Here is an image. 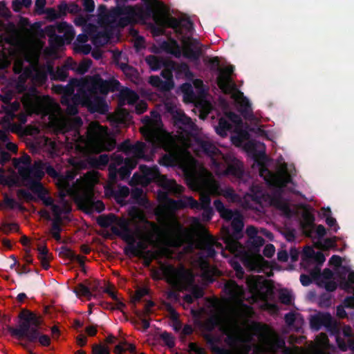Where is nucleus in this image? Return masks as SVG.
Here are the masks:
<instances>
[{"label":"nucleus","mask_w":354,"mask_h":354,"mask_svg":"<svg viewBox=\"0 0 354 354\" xmlns=\"http://www.w3.org/2000/svg\"><path fill=\"white\" fill-rule=\"evenodd\" d=\"M97 180L95 173H88L80 181L68 192L73 196L77 205L86 212H90L94 207L96 210L100 212L104 209V205L101 201L93 202L92 196V187Z\"/></svg>","instance_id":"f257e3e1"},{"label":"nucleus","mask_w":354,"mask_h":354,"mask_svg":"<svg viewBox=\"0 0 354 354\" xmlns=\"http://www.w3.org/2000/svg\"><path fill=\"white\" fill-rule=\"evenodd\" d=\"M86 146L88 150L98 153L103 150H111L114 140L106 133V129L97 123H92L88 128Z\"/></svg>","instance_id":"f03ea898"},{"label":"nucleus","mask_w":354,"mask_h":354,"mask_svg":"<svg viewBox=\"0 0 354 354\" xmlns=\"http://www.w3.org/2000/svg\"><path fill=\"white\" fill-rule=\"evenodd\" d=\"M14 165L18 169L23 183L26 186L31 187L34 184L36 186L38 185L37 181L44 175L41 162L35 164V167L30 169V158L28 156H24L19 160H14Z\"/></svg>","instance_id":"7ed1b4c3"},{"label":"nucleus","mask_w":354,"mask_h":354,"mask_svg":"<svg viewBox=\"0 0 354 354\" xmlns=\"http://www.w3.org/2000/svg\"><path fill=\"white\" fill-rule=\"evenodd\" d=\"M21 324L19 329L14 330L12 333L19 337H26L33 340L37 337L36 327L41 323V318L28 310H23L19 315Z\"/></svg>","instance_id":"20e7f679"},{"label":"nucleus","mask_w":354,"mask_h":354,"mask_svg":"<svg viewBox=\"0 0 354 354\" xmlns=\"http://www.w3.org/2000/svg\"><path fill=\"white\" fill-rule=\"evenodd\" d=\"M232 73V68L227 67L221 71L218 77V85L225 93H232L235 90L234 84L232 82L230 79V75Z\"/></svg>","instance_id":"39448f33"},{"label":"nucleus","mask_w":354,"mask_h":354,"mask_svg":"<svg viewBox=\"0 0 354 354\" xmlns=\"http://www.w3.org/2000/svg\"><path fill=\"white\" fill-rule=\"evenodd\" d=\"M260 174L269 183L277 186L284 185L289 181L290 178L288 174L286 171H282L277 176L270 174L267 169H263L261 170Z\"/></svg>","instance_id":"423d86ee"},{"label":"nucleus","mask_w":354,"mask_h":354,"mask_svg":"<svg viewBox=\"0 0 354 354\" xmlns=\"http://www.w3.org/2000/svg\"><path fill=\"white\" fill-rule=\"evenodd\" d=\"M165 77V82L160 80L158 77H150L149 82L154 86L158 87L160 89H169L170 88V78L171 77V72L166 71L162 73Z\"/></svg>","instance_id":"0eeeda50"},{"label":"nucleus","mask_w":354,"mask_h":354,"mask_svg":"<svg viewBox=\"0 0 354 354\" xmlns=\"http://www.w3.org/2000/svg\"><path fill=\"white\" fill-rule=\"evenodd\" d=\"M154 21L158 26L162 27L176 28L178 24V21L175 19L169 17L163 14L156 15L154 17Z\"/></svg>","instance_id":"6e6552de"},{"label":"nucleus","mask_w":354,"mask_h":354,"mask_svg":"<svg viewBox=\"0 0 354 354\" xmlns=\"http://www.w3.org/2000/svg\"><path fill=\"white\" fill-rule=\"evenodd\" d=\"M169 272L170 274L169 277V280L174 284H177L182 282L184 279L189 276L188 271L171 269Z\"/></svg>","instance_id":"1a4fd4ad"},{"label":"nucleus","mask_w":354,"mask_h":354,"mask_svg":"<svg viewBox=\"0 0 354 354\" xmlns=\"http://www.w3.org/2000/svg\"><path fill=\"white\" fill-rule=\"evenodd\" d=\"M141 132L143 136L149 140L156 142L159 140L160 132L154 130L151 125L147 124L145 127L141 128Z\"/></svg>","instance_id":"9d476101"},{"label":"nucleus","mask_w":354,"mask_h":354,"mask_svg":"<svg viewBox=\"0 0 354 354\" xmlns=\"http://www.w3.org/2000/svg\"><path fill=\"white\" fill-rule=\"evenodd\" d=\"M327 337L324 334L319 335L315 341V345L312 348V351L317 354H322V351L326 347Z\"/></svg>","instance_id":"9b49d317"},{"label":"nucleus","mask_w":354,"mask_h":354,"mask_svg":"<svg viewBox=\"0 0 354 354\" xmlns=\"http://www.w3.org/2000/svg\"><path fill=\"white\" fill-rule=\"evenodd\" d=\"M38 257L41 261L42 267L44 269H48L49 267L48 262L50 259V255L48 253V250L44 245L38 247Z\"/></svg>","instance_id":"f8f14e48"},{"label":"nucleus","mask_w":354,"mask_h":354,"mask_svg":"<svg viewBox=\"0 0 354 354\" xmlns=\"http://www.w3.org/2000/svg\"><path fill=\"white\" fill-rule=\"evenodd\" d=\"M60 253L66 257H68L71 259L76 260L81 266L84 265V258L79 255H75L72 250L67 248H62L61 249Z\"/></svg>","instance_id":"ddd939ff"},{"label":"nucleus","mask_w":354,"mask_h":354,"mask_svg":"<svg viewBox=\"0 0 354 354\" xmlns=\"http://www.w3.org/2000/svg\"><path fill=\"white\" fill-rule=\"evenodd\" d=\"M214 205L217 210L220 212L221 216L225 219L232 218L234 214L232 212L226 209L221 202L216 201L214 202Z\"/></svg>","instance_id":"4468645a"},{"label":"nucleus","mask_w":354,"mask_h":354,"mask_svg":"<svg viewBox=\"0 0 354 354\" xmlns=\"http://www.w3.org/2000/svg\"><path fill=\"white\" fill-rule=\"evenodd\" d=\"M138 239V247L140 251L146 248L147 243L152 242L149 235H137Z\"/></svg>","instance_id":"2eb2a0df"},{"label":"nucleus","mask_w":354,"mask_h":354,"mask_svg":"<svg viewBox=\"0 0 354 354\" xmlns=\"http://www.w3.org/2000/svg\"><path fill=\"white\" fill-rule=\"evenodd\" d=\"M229 290L234 296H240L243 293V289L240 286H237L235 283L231 281L227 285Z\"/></svg>","instance_id":"dca6fc26"},{"label":"nucleus","mask_w":354,"mask_h":354,"mask_svg":"<svg viewBox=\"0 0 354 354\" xmlns=\"http://www.w3.org/2000/svg\"><path fill=\"white\" fill-rule=\"evenodd\" d=\"M144 145L142 143H137L134 147L129 149L130 153H132L134 156L139 158L143 154Z\"/></svg>","instance_id":"f3484780"},{"label":"nucleus","mask_w":354,"mask_h":354,"mask_svg":"<svg viewBox=\"0 0 354 354\" xmlns=\"http://www.w3.org/2000/svg\"><path fill=\"white\" fill-rule=\"evenodd\" d=\"M122 95L128 103H133L138 98L137 95L134 92L129 90L123 91Z\"/></svg>","instance_id":"a211bd4d"},{"label":"nucleus","mask_w":354,"mask_h":354,"mask_svg":"<svg viewBox=\"0 0 354 354\" xmlns=\"http://www.w3.org/2000/svg\"><path fill=\"white\" fill-rule=\"evenodd\" d=\"M93 354H110L107 346L102 344L94 345L93 347Z\"/></svg>","instance_id":"6ab92c4d"},{"label":"nucleus","mask_w":354,"mask_h":354,"mask_svg":"<svg viewBox=\"0 0 354 354\" xmlns=\"http://www.w3.org/2000/svg\"><path fill=\"white\" fill-rule=\"evenodd\" d=\"M335 246V240L326 239L323 243L317 245V248L322 250H328Z\"/></svg>","instance_id":"aec40b11"},{"label":"nucleus","mask_w":354,"mask_h":354,"mask_svg":"<svg viewBox=\"0 0 354 354\" xmlns=\"http://www.w3.org/2000/svg\"><path fill=\"white\" fill-rule=\"evenodd\" d=\"M77 292L80 295L84 296L88 298H91V297L92 296V294L90 292L88 288L83 284L79 285Z\"/></svg>","instance_id":"412c9836"},{"label":"nucleus","mask_w":354,"mask_h":354,"mask_svg":"<svg viewBox=\"0 0 354 354\" xmlns=\"http://www.w3.org/2000/svg\"><path fill=\"white\" fill-rule=\"evenodd\" d=\"M1 231L5 233H9L10 232H16L18 230V226L15 223L12 224H5L2 225L0 228Z\"/></svg>","instance_id":"4be33fe9"},{"label":"nucleus","mask_w":354,"mask_h":354,"mask_svg":"<svg viewBox=\"0 0 354 354\" xmlns=\"http://www.w3.org/2000/svg\"><path fill=\"white\" fill-rule=\"evenodd\" d=\"M15 207V201L8 196L5 197L3 204L0 205V208L1 209L14 208Z\"/></svg>","instance_id":"5701e85b"},{"label":"nucleus","mask_w":354,"mask_h":354,"mask_svg":"<svg viewBox=\"0 0 354 354\" xmlns=\"http://www.w3.org/2000/svg\"><path fill=\"white\" fill-rule=\"evenodd\" d=\"M51 209H52L55 216L56 217H58L61 214L62 211L67 210V207L64 206V205H62V206L58 205H52Z\"/></svg>","instance_id":"b1692460"},{"label":"nucleus","mask_w":354,"mask_h":354,"mask_svg":"<svg viewBox=\"0 0 354 354\" xmlns=\"http://www.w3.org/2000/svg\"><path fill=\"white\" fill-rule=\"evenodd\" d=\"M183 48L185 54L188 57L192 55V52L196 54H198L199 53V50L196 46H194L192 48V46L185 44Z\"/></svg>","instance_id":"393cba45"},{"label":"nucleus","mask_w":354,"mask_h":354,"mask_svg":"<svg viewBox=\"0 0 354 354\" xmlns=\"http://www.w3.org/2000/svg\"><path fill=\"white\" fill-rule=\"evenodd\" d=\"M275 252L274 248L272 245L269 244L267 245L263 250V254L267 257H271L274 255Z\"/></svg>","instance_id":"a878e982"},{"label":"nucleus","mask_w":354,"mask_h":354,"mask_svg":"<svg viewBox=\"0 0 354 354\" xmlns=\"http://www.w3.org/2000/svg\"><path fill=\"white\" fill-rule=\"evenodd\" d=\"M222 327L223 329L227 331L230 332L231 330H235L236 328V324L234 322V321L230 320L229 321V323L223 324Z\"/></svg>","instance_id":"bb28decb"},{"label":"nucleus","mask_w":354,"mask_h":354,"mask_svg":"<svg viewBox=\"0 0 354 354\" xmlns=\"http://www.w3.org/2000/svg\"><path fill=\"white\" fill-rule=\"evenodd\" d=\"M342 263V259L337 255L333 256L330 259V264L335 267H338L341 266Z\"/></svg>","instance_id":"cd10ccee"},{"label":"nucleus","mask_w":354,"mask_h":354,"mask_svg":"<svg viewBox=\"0 0 354 354\" xmlns=\"http://www.w3.org/2000/svg\"><path fill=\"white\" fill-rule=\"evenodd\" d=\"M127 344L126 342L118 344L115 346L114 348V353L115 354H122L123 352L126 351L125 346Z\"/></svg>","instance_id":"c85d7f7f"},{"label":"nucleus","mask_w":354,"mask_h":354,"mask_svg":"<svg viewBox=\"0 0 354 354\" xmlns=\"http://www.w3.org/2000/svg\"><path fill=\"white\" fill-rule=\"evenodd\" d=\"M162 339L165 341V342L169 346L171 347L174 346V339L171 336H170L167 333H163L161 335Z\"/></svg>","instance_id":"c756f323"},{"label":"nucleus","mask_w":354,"mask_h":354,"mask_svg":"<svg viewBox=\"0 0 354 354\" xmlns=\"http://www.w3.org/2000/svg\"><path fill=\"white\" fill-rule=\"evenodd\" d=\"M147 61L152 69H156L158 66V62L155 57H149Z\"/></svg>","instance_id":"7c9ffc66"},{"label":"nucleus","mask_w":354,"mask_h":354,"mask_svg":"<svg viewBox=\"0 0 354 354\" xmlns=\"http://www.w3.org/2000/svg\"><path fill=\"white\" fill-rule=\"evenodd\" d=\"M147 109V104L145 102H140L136 105V110L139 114L143 113Z\"/></svg>","instance_id":"2f4dec72"},{"label":"nucleus","mask_w":354,"mask_h":354,"mask_svg":"<svg viewBox=\"0 0 354 354\" xmlns=\"http://www.w3.org/2000/svg\"><path fill=\"white\" fill-rule=\"evenodd\" d=\"M39 342L44 346H48L50 344V339L46 335H41L39 337Z\"/></svg>","instance_id":"473e14b6"},{"label":"nucleus","mask_w":354,"mask_h":354,"mask_svg":"<svg viewBox=\"0 0 354 354\" xmlns=\"http://www.w3.org/2000/svg\"><path fill=\"white\" fill-rule=\"evenodd\" d=\"M232 223L236 230H241L243 227L242 222L238 217L234 218Z\"/></svg>","instance_id":"72a5a7b5"},{"label":"nucleus","mask_w":354,"mask_h":354,"mask_svg":"<svg viewBox=\"0 0 354 354\" xmlns=\"http://www.w3.org/2000/svg\"><path fill=\"white\" fill-rule=\"evenodd\" d=\"M86 332L87 333V334L88 335L93 336L97 333V328L94 326H89L86 328Z\"/></svg>","instance_id":"f704fd0d"},{"label":"nucleus","mask_w":354,"mask_h":354,"mask_svg":"<svg viewBox=\"0 0 354 354\" xmlns=\"http://www.w3.org/2000/svg\"><path fill=\"white\" fill-rule=\"evenodd\" d=\"M57 185L64 189H67L68 187V183L65 179H59Z\"/></svg>","instance_id":"c9c22d12"},{"label":"nucleus","mask_w":354,"mask_h":354,"mask_svg":"<svg viewBox=\"0 0 354 354\" xmlns=\"http://www.w3.org/2000/svg\"><path fill=\"white\" fill-rule=\"evenodd\" d=\"M246 232L247 234L251 238L254 237L257 234L256 229L252 226L248 227Z\"/></svg>","instance_id":"e433bc0d"},{"label":"nucleus","mask_w":354,"mask_h":354,"mask_svg":"<svg viewBox=\"0 0 354 354\" xmlns=\"http://www.w3.org/2000/svg\"><path fill=\"white\" fill-rule=\"evenodd\" d=\"M147 294V290L145 289H142V290H138L137 292H136V294L135 295V299H140L142 296L145 295Z\"/></svg>","instance_id":"4c0bfd02"},{"label":"nucleus","mask_w":354,"mask_h":354,"mask_svg":"<svg viewBox=\"0 0 354 354\" xmlns=\"http://www.w3.org/2000/svg\"><path fill=\"white\" fill-rule=\"evenodd\" d=\"M17 180L14 178H10L8 179L1 176L0 177V183H15Z\"/></svg>","instance_id":"58836bf2"},{"label":"nucleus","mask_w":354,"mask_h":354,"mask_svg":"<svg viewBox=\"0 0 354 354\" xmlns=\"http://www.w3.org/2000/svg\"><path fill=\"white\" fill-rule=\"evenodd\" d=\"M316 232L319 236H323L326 234V229L322 225L317 226Z\"/></svg>","instance_id":"ea45409f"},{"label":"nucleus","mask_w":354,"mask_h":354,"mask_svg":"<svg viewBox=\"0 0 354 354\" xmlns=\"http://www.w3.org/2000/svg\"><path fill=\"white\" fill-rule=\"evenodd\" d=\"M77 342L80 346H84L86 342V337L82 335H79L77 337Z\"/></svg>","instance_id":"a19ab883"},{"label":"nucleus","mask_w":354,"mask_h":354,"mask_svg":"<svg viewBox=\"0 0 354 354\" xmlns=\"http://www.w3.org/2000/svg\"><path fill=\"white\" fill-rule=\"evenodd\" d=\"M208 191L211 194H214L216 192V185L215 182L211 181L209 183Z\"/></svg>","instance_id":"79ce46f5"},{"label":"nucleus","mask_w":354,"mask_h":354,"mask_svg":"<svg viewBox=\"0 0 354 354\" xmlns=\"http://www.w3.org/2000/svg\"><path fill=\"white\" fill-rule=\"evenodd\" d=\"M227 247L230 250H231L232 252H235L237 250L239 245H238L237 243L233 242V243H228Z\"/></svg>","instance_id":"37998d69"},{"label":"nucleus","mask_w":354,"mask_h":354,"mask_svg":"<svg viewBox=\"0 0 354 354\" xmlns=\"http://www.w3.org/2000/svg\"><path fill=\"white\" fill-rule=\"evenodd\" d=\"M278 259L280 261H286L288 259V254L286 252H279L278 253Z\"/></svg>","instance_id":"c03bdc74"},{"label":"nucleus","mask_w":354,"mask_h":354,"mask_svg":"<svg viewBox=\"0 0 354 354\" xmlns=\"http://www.w3.org/2000/svg\"><path fill=\"white\" fill-rule=\"evenodd\" d=\"M315 259L318 263H322L325 261V257L322 253L319 252L316 254Z\"/></svg>","instance_id":"a18cd8bd"},{"label":"nucleus","mask_w":354,"mask_h":354,"mask_svg":"<svg viewBox=\"0 0 354 354\" xmlns=\"http://www.w3.org/2000/svg\"><path fill=\"white\" fill-rule=\"evenodd\" d=\"M280 299L281 300V301L283 303L288 304L290 301L291 298L288 295H281L280 297Z\"/></svg>","instance_id":"49530a36"},{"label":"nucleus","mask_w":354,"mask_h":354,"mask_svg":"<svg viewBox=\"0 0 354 354\" xmlns=\"http://www.w3.org/2000/svg\"><path fill=\"white\" fill-rule=\"evenodd\" d=\"M126 351H129L131 353H135L136 351V346L133 344H129L127 342V344L125 346Z\"/></svg>","instance_id":"de8ad7c7"},{"label":"nucleus","mask_w":354,"mask_h":354,"mask_svg":"<svg viewBox=\"0 0 354 354\" xmlns=\"http://www.w3.org/2000/svg\"><path fill=\"white\" fill-rule=\"evenodd\" d=\"M105 292H107L113 299H114L115 301L118 300V298L117 297V295L114 291L111 290L109 288H107L105 290Z\"/></svg>","instance_id":"09e8293b"},{"label":"nucleus","mask_w":354,"mask_h":354,"mask_svg":"<svg viewBox=\"0 0 354 354\" xmlns=\"http://www.w3.org/2000/svg\"><path fill=\"white\" fill-rule=\"evenodd\" d=\"M52 234H53V237L55 238L57 240H59L60 239V236H59V229L58 228L54 227L53 229Z\"/></svg>","instance_id":"8fccbe9b"},{"label":"nucleus","mask_w":354,"mask_h":354,"mask_svg":"<svg viewBox=\"0 0 354 354\" xmlns=\"http://www.w3.org/2000/svg\"><path fill=\"white\" fill-rule=\"evenodd\" d=\"M124 304L119 299H118V300H115V307H111V309H122L124 307Z\"/></svg>","instance_id":"3c124183"},{"label":"nucleus","mask_w":354,"mask_h":354,"mask_svg":"<svg viewBox=\"0 0 354 354\" xmlns=\"http://www.w3.org/2000/svg\"><path fill=\"white\" fill-rule=\"evenodd\" d=\"M194 298H198V297H201L203 296V290L201 289H196V290H194Z\"/></svg>","instance_id":"603ef678"},{"label":"nucleus","mask_w":354,"mask_h":354,"mask_svg":"<svg viewBox=\"0 0 354 354\" xmlns=\"http://www.w3.org/2000/svg\"><path fill=\"white\" fill-rule=\"evenodd\" d=\"M176 144H174V146H169V145H165V149L167 151H172V152H176Z\"/></svg>","instance_id":"864d4df0"},{"label":"nucleus","mask_w":354,"mask_h":354,"mask_svg":"<svg viewBox=\"0 0 354 354\" xmlns=\"http://www.w3.org/2000/svg\"><path fill=\"white\" fill-rule=\"evenodd\" d=\"M301 281L304 285H308L310 282V279L306 275H302L301 277Z\"/></svg>","instance_id":"5fc2aeb1"},{"label":"nucleus","mask_w":354,"mask_h":354,"mask_svg":"<svg viewBox=\"0 0 354 354\" xmlns=\"http://www.w3.org/2000/svg\"><path fill=\"white\" fill-rule=\"evenodd\" d=\"M115 337L114 336H113L112 335H109L106 339H105V342L107 343V344H113L115 342Z\"/></svg>","instance_id":"6e6d98bb"},{"label":"nucleus","mask_w":354,"mask_h":354,"mask_svg":"<svg viewBox=\"0 0 354 354\" xmlns=\"http://www.w3.org/2000/svg\"><path fill=\"white\" fill-rule=\"evenodd\" d=\"M99 223L100 225L104 226L108 225L109 224V218H101L99 221Z\"/></svg>","instance_id":"4d7b16f0"},{"label":"nucleus","mask_w":354,"mask_h":354,"mask_svg":"<svg viewBox=\"0 0 354 354\" xmlns=\"http://www.w3.org/2000/svg\"><path fill=\"white\" fill-rule=\"evenodd\" d=\"M46 0H36V6L39 8H43L45 6Z\"/></svg>","instance_id":"13d9d810"},{"label":"nucleus","mask_w":354,"mask_h":354,"mask_svg":"<svg viewBox=\"0 0 354 354\" xmlns=\"http://www.w3.org/2000/svg\"><path fill=\"white\" fill-rule=\"evenodd\" d=\"M192 227L194 230H199L201 228V225L197 220H194Z\"/></svg>","instance_id":"bf43d9fd"},{"label":"nucleus","mask_w":354,"mask_h":354,"mask_svg":"<svg viewBox=\"0 0 354 354\" xmlns=\"http://www.w3.org/2000/svg\"><path fill=\"white\" fill-rule=\"evenodd\" d=\"M286 320L288 324H290L294 320V316L292 315H288L286 317Z\"/></svg>","instance_id":"052dcab7"},{"label":"nucleus","mask_w":354,"mask_h":354,"mask_svg":"<svg viewBox=\"0 0 354 354\" xmlns=\"http://www.w3.org/2000/svg\"><path fill=\"white\" fill-rule=\"evenodd\" d=\"M326 223L330 226H333L335 225V220L333 218H327Z\"/></svg>","instance_id":"680f3d73"},{"label":"nucleus","mask_w":354,"mask_h":354,"mask_svg":"<svg viewBox=\"0 0 354 354\" xmlns=\"http://www.w3.org/2000/svg\"><path fill=\"white\" fill-rule=\"evenodd\" d=\"M17 259L14 257H12L11 261L10 263V267L12 268L14 266H15L17 264Z\"/></svg>","instance_id":"e2e57ef3"},{"label":"nucleus","mask_w":354,"mask_h":354,"mask_svg":"<svg viewBox=\"0 0 354 354\" xmlns=\"http://www.w3.org/2000/svg\"><path fill=\"white\" fill-rule=\"evenodd\" d=\"M185 300L188 303V304H191L192 302H193V298H192V296L191 295H187L185 297Z\"/></svg>","instance_id":"0e129e2a"},{"label":"nucleus","mask_w":354,"mask_h":354,"mask_svg":"<svg viewBox=\"0 0 354 354\" xmlns=\"http://www.w3.org/2000/svg\"><path fill=\"white\" fill-rule=\"evenodd\" d=\"M337 313L340 317H344L346 315V313L343 309L339 308Z\"/></svg>","instance_id":"69168bd1"},{"label":"nucleus","mask_w":354,"mask_h":354,"mask_svg":"<svg viewBox=\"0 0 354 354\" xmlns=\"http://www.w3.org/2000/svg\"><path fill=\"white\" fill-rule=\"evenodd\" d=\"M351 329L350 327H346L344 329V333L346 335H351Z\"/></svg>","instance_id":"338daca9"},{"label":"nucleus","mask_w":354,"mask_h":354,"mask_svg":"<svg viewBox=\"0 0 354 354\" xmlns=\"http://www.w3.org/2000/svg\"><path fill=\"white\" fill-rule=\"evenodd\" d=\"M183 331L185 334H189L192 332V328L189 327V326H185L184 328H183Z\"/></svg>","instance_id":"774afa93"}]
</instances>
